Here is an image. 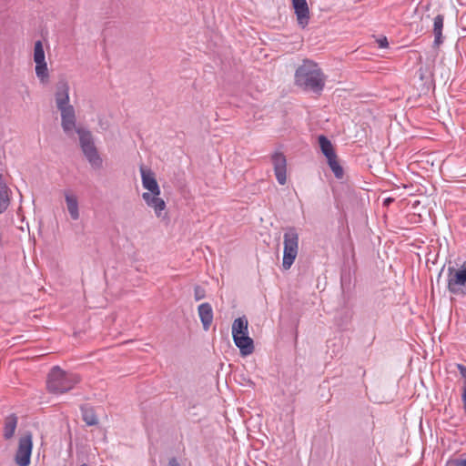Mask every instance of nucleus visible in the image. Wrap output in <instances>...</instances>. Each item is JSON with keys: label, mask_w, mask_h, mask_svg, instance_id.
<instances>
[{"label": "nucleus", "mask_w": 466, "mask_h": 466, "mask_svg": "<svg viewBox=\"0 0 466 466\" xmlns=\"http://www.w3.org/2000/svg\"><path fill=\"white\" fill-rule=\"evenodd\" d=\"M466 284V266L465 264L459 269L453 267L448 268V290L455 295L465 294L461 287Z\"/></svg>", "instance_id": "nucleus-6"}, {"label": "nucleus", "mask_w": 466, "mask_h": 466, "mask_svg": "<svg viewBox=\"0 0 466 466\" xmlns=\"http://www.w3.org/2000/svg\"><path fill=\"white\" fill-rule=\"evenodd\" d=\"M205 296H206V291L202 287L198 285L194 288V298L196 300H200V299H204Z\"/></svg>", "instance_id": "nucleus-24"}, {"label": "nucleus", "mask_w": 466, "mask_h": 466, "mask_svg": "<svg viewBox=\"0 0 466 466\" xmlns=\"http://www.w3.org/2000/svg\"><path fill=\"white\" fill-rule=\"evenodd\" d=\"M235 345L239 349L241 356L250 355L254 351V341L248 333L233 337Z\"/></svg>", "instance_id": "nucleus-11"}, {"label": "nucleus", "mask_w": 466, "mask_h": 466, "mask_svg": "<svg viewBox=\"0 0 466 466\" xmlns=\"http://www.w3.org/2000/svg\"><path fill=\"white\" fill-rule=\"evenodd\" d=\"M82 419L88 426H94L98 423L97 417L94 410L87 406L81 407Z\"/></svg>", "instance_id": "nucleus-20"}, {"label": "nucleus", "mask_w": 466, "mask_h": 466, "mask_svg": "<svg viewBox=\"0 0 466 466\" xmlns=\"http://www.w3.org/2000/svg\"><path fill=\"white\" fill-rule=\"evenodd\" d=\"M378 45L380 48H386L389 46V42L387 40V37L383 36L380 39H378Z\"/></svg>", "instance_id": "nucleus-27"}, {"label": "nucleus", "mask_w": 466, "mask_h": 466, "mask_svg": "<svg viewBox=\"0 0 466 466\" xmlns=\"http://www.w3.org/2000/svg\"><path fill=\"white\" fill-rule=\"evenodd\" d=\"M142 185L148 190L147 193L154 195H160V187L155 177L154 173L150 169H146L144 167H140Z\"/></svg>", "instance_id": "nucleus-10"}, {"label": "nucleus", "mask_w": 466, "mask_h": 466, "mask_svg": "<svg viewBox=\"0 0 466 466\" xmlns=\"http://www.w3.org/2000/svg\"><path fill=\"white\" fill-rule=\"evenodd\" d=\"M65 199L71 218L77 220L79 218L77 198L69 192H65Z\"/></svg>", "instance_id": "nucleus-15"}, {"label": "nucleus", "mask_w": 466, "mask_h": 466, "mask_svg": "<svg viewBox=\"0 0 466 466\" xmlns=\"http://www.w3.org/2000/svg\"><path fill=\"white\" fill-rule=\"evenodd\" d=\"M168 466H181L177 458L173 457L168 461Z\"/></svg>", "instance_id": "nucleus-29"}, {"label": "nucleus", "mask_w": 466, "mask_h": 466, "mask_svg": "<svg viewBox=\"0 0 466 466\" xmlns=\"http://www.w3.org/2000/svg\"><path fill=\"white\" fill-rule=\"evenodd\" d=\"M248 322L246 317H239L233 321L232 324V338L239 335L248 333Z\"/></svg>", "instance_id": "nucleus-19"}, {"label": "nucleus", "mask_w": 466, "mask_h": 466, "mask_svg": "<svg viewBox=\"0 0 466 466\" xmlns=\"http://www.w3.org/2000/svg\"><path fill=\"white\" fill-rule=\"evenodd\" d=\"M445 466H466L465 459H450L447 461Z\"/></svg>", "instance_id": "nucleus-25"}, {"label": "nucleus", "mask_w": 466, "mask_h": 466, "mask_svg": "<svg viewBox=\"0 0 466 466\" xmlns=\"http://www.w3.org/2000/svg\"><path fill=\"white\" fill-rule=\"evenodd\" d=\"M34 61H35V63L45 61V50H44L43 44L40 40H38L35 43Z\"/></svg>", "instance_id": "nucleus-22"}, {"label": "nucleus", "mask_w": 466, "mask_h": 466, "mask_svg": "<svg viewBox=\"0 0 466 466\" xmlns=\"http://www.w3.org/2000/svg\"><path fill=\"white\" fill-rule=\"evenodd\" d=\"M61 112V126L64 132L69 135L73 129L78 135L79 147L91 167L99 170L103 167V159L96 147L94 137L90 130L84 127H76V113L73 106L68 105L59 107Z\"/></svg>", "instance_id": "nucleus-1"}, {"label": "nucleus", "mask_w": 466, "mask_h": 466, "mask_svg": "<svg viewBox=\"0 0 466 466\" xmlns=\"http://www.w3.org/2000/svg\"><path fill=\"white\" fill-rule=\"evenodd\" d=\"M18 418L15 414L12 413L8 415L5 419V424H4V438L5 440H10L15 431V429L17 427Z\"/></svg>", "instance_id": "nucleus-16"}, {"label": "nucleus", "mask_w": 466, "mask_h": 466, "mask_svg": "<svg viewBox=\"0 0 466 466\" xmlns=\"http://www.w3.org/2000/svg\"><path fill=\"white\" fill-rule=\"evenodd\" d=\"M322 154L328 158L337 157L334 147L330 140L324 135H320L318 138Z\"/></svg>", "instance_id": "nucleus-17"}, {"label": "nucleus", "mask_w": 466, "mask_h": 466, "mask_svg": "<svg viewBox=\"0 0 466 466\" xmlns=\"http://www.w3.org/2000/svg\"><path fill=\"white\" fill-rule=\"evenodd\" d=\"M35 74L41 81H45L48 77V70L46 61L35 63Z\"/></svg>", "instance_id": "nucleus-23"}, {"label": "nucleus", "mask_w": 466, "mask_h": 466, "mask_svg": "<svg viewBox=\"0 0 466 466\" xmlns=\"http://www.w3.org/2000/svg\"><path fill=\"white\" fill-rule=\"evenodd\" d=\"M79 466H89V465H88V464H86V463H82V464H81V465H79Z\"/></svg>", "instance_id": "nucleus-31"}, {"label": "nucleus", "mask_w": 466, "mask_h": 466, "mask_svg": "<svg viewBox=\"0 0 466 466\" xmlns=\"http://www.w3.org/2000/svg\"><path fill=\"white\" fill-rule=\"evenodd\" d=\"M327 160L330 169L334 173L335 177L341 179L343 177L344 171L342 167L338 162L337 157H330Z\"/></svg>", "instance_id": "nucleus-21"}, {"label": "nucleus", "mask_w": 466, "mask_h": 466, "mask_svg": "<svg viewBox=\"0 0 466 466\" xmlns=\"http://www.w3.org/2000/svg\"><path fill=\"white\" fill-rule=\"evenodd\" d=\"M284 250L282 267L289 269L294 263L299 251V234L296 228L289 227L284 233Z\"/></svg>", "instance_id": "nucleus-4"}, {"label": "nucleus", "mask_w": 466, "mask_h": 466, "mask_svg": "<svg viewBox=\"0 0 466 466\" xmlns=\"http://www.w3.org/2000/svg\"><path fill=\"white\" fill-rule=\"evenodd\" d=\"M393 201V198H388L384 200V206H389Z\"/></svg>", "instance_id": "nucleus-30"}, {"label": "nucleus", "mask_w": 466, "mask_h": 466, "mask_svg": "<svg viewBox=\"0 0 466 466\" xmlns=\"http://www.w3.org/2000/svg\"><path fill=\"white\" fill-rule=\"evenodd\" d=\"M294 12L297 15L298 24L305 28L309 22V9L306 0H292Z\"/></svg>", "instance_id": "nucleus-8"}, {"label": "nucleus", "mask_w": 466, "mask_h": 466, "mask_svg": "<svg viewBox=\"0 0 466 466\" xmlns=\"http://www.w3.org/2000/svg\"><path fill=\"white\" fill-rule=\"evenodd\" d=\"M10 204V198L8 196V187L0 175V214L4 213Z\"/></svg>", "instance_id": "nucleus-18"}, {"label": "nucleus", "mask_w": 466, "mask_h": 466, "mask_svg": "<svg viewBox=\"0 0 466 466\" xmlns=\"http://www.w3.org/2000/svg\"><path fill=\"white\" fill-rule=\"evenodd\" d=\"M444 16L438 15L434 17L433 22V34H434V47H438L443 42L442 29H443Z\"/></svg>", "instance_id": "nucleus-14"}, {"label": "nucleus", "mask_w": 466, "mask_h": 466, "mask_svg": "<svg viewBox=\"0 0 466 466\" xmlns=\"http://www.w3.org/2000/svg\"><path fill=\"white\" fill-rule=\"evenodd\" d=\"M272 163L274 166L275 176L280 185H285L287 182V160L286 157L279 152H276L272 156Z\"/></svg>", "instance_id": "nucleus-7"}, {"label": "nucleus", "mask_w": 466, "mask_h": 466, "mask_svg": "<svg viewBox=\"0 0 466 466\" xmlns=\"http://www.w3.org/2000/svg\"><path fill=\"white\" fill-rule=\"evenodd\" d=\"M32 433L26 432L19 439L15 461L18 466H29L33 449Z\"/></svg>", "instance_id": "nucleus-5"}, {"label": "nucleus", "mask_w": 466, "mask_h": 466, "mask_svg": "<svg viewBox=\"0 0 466 466\" xmlns=\"http://www.w3.org/2000/svg\"><path fill=\"white\" fill-rule=\"evenodd\" d=\"M56 103L57 108L69 105V86L64 79L56 85Z\"/></svg>", "instance_id": "nucleus-12"}, {"label": "nucleus", "mask_w": 466, "mask_h": 466, "mask_svg": "<svg viewBox=\"0 0 466 466\" xmlns=\"http://www.w3.org/2000/svg\"><path fill=\"white\" fill-rule=\"evenodd\" d=\"M462 401H463V409H464V412L466 413V385H464L463 387V392H462Z\"/></svg>", "instance_id": "nucleus-28"}, {"label": "nucleus", "mask_w": 466, "mask_h": 466, "mask_svg": "<svg viewBox=\"0 0 466 466\" xmlns=\"http://www.w3.org/2000/svg\"><path fill=\"white\" fill-rule=\"evenodd\" d=\"M79 377L76 374L63 370L59 366L52 368L48 373L46 387L50 393H65L78 383Z\"/></svg>", "instance_id": "nucleus-3"}, {"label": "nucleus", "mask_w": 466, "mask_h": 466, "mask_svg": "<svg viewBox=\"0 0 466 466\" xmlns=\"http://www.w3.org/2000/svg\"><path fill=\"white\" fill-rule=\"evenodd\" d=\"M142 198L148 207L154 209L155 214L158 218H165L167 217L166 213L163 214V211L166 209V203L159 198V195L143 193Z\"/></svg>", "instance_id": "nucleus-9"}, {"label": "nucleus", "mask_w": 466, "mask_h": 466, "mask_svg": "<svg viewBox=\"0 0 466 466\" xmlns=\"http://www.w3.org/2000/svg\"><path fill=\"white\" fill-rule=\"evenodd\" d=\"M457 369L460 371V374L464 379V385H466V367L462 364H457Z\"/></svg>", "instance_id": "nucleus-26"}, {"label": "nucleus", "mask_w": 466, "mask_h": 466, "mask_svg": "<svg viewBox=\"0 0 466 466\" xmlns=\"http://www.w3.org/2000/svg\"><path fill=\"white\" fill-rule=\"evenodd\" d=\"M198 316L204 330H208L213 321V309L208 302L201 303L198 308Z\"/></svg>", "instance_id": "nucleus-13"}, {"label": "nucleus", "mask_w": 466, "mask_h": 466, "mask_svg": "<svg viewBox=\"0 0 466 466\" xmlns=\"http://www.w3.org/2000/svg\"><path fill=\"white\" fill-rule=\"evenodd\" d=\"M294 81L304 91L320 95L325 86L326 76L317 63L304 59L295 71Z\"/></svg>", "instance_id": "nucleus-2"}]
</instances>
